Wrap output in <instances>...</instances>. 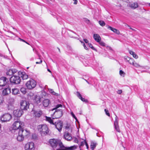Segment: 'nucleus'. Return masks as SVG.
I'll use <instances>...</instances> for the list:
<instances>
[{
  "label": "nucleus",
  "instance_id": "obj_63",
  "mask_svg": "<svg viewBox=\"0 0 150 150\" xmlns=\"http://www.w3.org/2000/svg\"><path fill=\"white\" fill-rule=\"evenodd\" d=\"M26 43L27 44H28V43H27V42H26Z\"/></svg>",
  "mask_w": 150,
  "mask_h": 150
},
{
  "label": "nucleus",
  "instance_id": "obj_34",
  "mask_svg": "<svg viewBox=\"0 0 150 150\" xmlns=\"http://www.w3.org/2000/svg\"><path fill=\"white\" fill-rule=\"evenodd\" d=\"M120 74L121 76L124 77L125 75V73L122 70H120Z\"/></svg>",
  "mask_w": 150,
  "mask_h": 150
},
{
  "label": "nucleus",
  "instance_id": "obj_35",
  "mask_svg": "<svg viewBox=\"0 0 150 150\" xmlns=\"http://www.w3.org/2000/svg\"><path fill=\"white\" fill-rule=\"evenodd\" d=\"M133 65L135 67L137 68L140 67L139 64L138 63L135 62H134V63L133 64Z\"/></svg>",
  "mask_w": 150,
  "mask_h": 150
},
{
  "label": "nucleus",
  "instance_id": "obj_27",
  "mask_svg": "<svg viewBox=\"0 0 150 150\" xmlns=\"http://www.w3.org/2000/svg\"><path fill=\"white\" fill-rule=\"evenodd\" d=\"M19 91V90L16 88H12V93L14 95H16L18 94V93Z\"/></svg>",
  "mask_w": 150,
  "mask_h": 150
},
{
  "label": "nucleus",
  "instance_id": "obj_43",
  "mask_svg": "<svg viewBox=\"0 0 150 150\" xmlns=\"http://www.w3.org/2000/svg\"><path fill=\"white\" fill-rule=\"evenodd\" d=\"M85 143L86 146V147H87V149H88V145L87 143L86 142V141H84L83 142H82V143Z\"/></svg>",
  "mask_w": 150,
  "mask_h": 150
},
{
  "label": "nucleus",
  "instance_id": "obj_60",
  "mask_svg": "<svg viewBox=\"0 0 150 150\" xmlns=\"http://www.w3.org/2000/svg\"><path fill=\"white\" fill-rule=\"evenodd\" d=\"M23 41V42H25V41L24 40H22Z\"/></svg>",
  "mask_w": 150,
  "mask_h": 150
},
{
  "label": "nucleus",
  "instance_id": "obj_53",
  "mask_svg": "<svg viewBox=\"0 0 150 150\" xmlns=\"http://www.w3.org/2000/svg\"><path fill=\"white\" fill-rule=\"evenodd\" d=\"M84 144L85 143H82V142H81L80 146H83L84 145Z\"/></svg>",
  "mask_w": 150,
  "mask_h": 150
},
{
  "label": "nucleus",
  "instance_id": "obj_16",
  "mask_svg": "<svg viewBox=\"0 0 150 150\" xmlns=\"http://www.w3.org/2000/svg\"><path fill=\"white\" fill-rule=\"evenodd\" d=\"M64 138L68 141H70L72 139V137L69 133L67 132H65L64 134Z\"/></svg>",
  "mask_w": 150,
  "mask_h": 150
},
{
  "label": "nucleus",
  "instance_id": "obj_64",
  "mask_svg": "<svg viewBox=\"0 0 150 150\" xmlns=\"http://www.w3.org/2000/svg\"><path fill=\"white\" fill-rule=\"evenodd\" d=\"M121 6V5H120V6Z\"/></svg>",
  "mask_w": 150,
  "mask_h": 150
},
{
  "label": "nucleus",
  "instance_id": "obj_29",
  "mask_svg": "<svg viewBox=\"0 0 150 150\" xmlns=\"http://www.w3.org/2000/svg\"><path fill=\"white\" fill-rule=\"evenodd\" d=\"M130 6L133 9H135L138 7V4L137 3H133L130 4Z\"/></svg>",
  "mask_w": 150,
  "mask_h": 150
},
{
  "label": "nucleus",
  "instance_id": "obj_40",
  "mask_svg": "<svg viewBox=\"0 0 150 150\" xmlns=\"http://www.w3.org/2000/svg\"><path fill=\"white\" fill-rule=\"evenodd\" d=\"M105 111L106 113V114L108 116H110V114L108 110H107L106 109H105Z\"/></svg>",
  "mask_w": 150,
  "mask_h": 150
},
{
  "label": "nucleus",
  "instance_id": "obj_4",
  "mask_svg": "<svg viewBox=\"0 0 150 150\" xmlns=\"http://www.w3.org/2000/svg\"><path fill=\"white\" fill-rule=\"evenodd\" d=\"M10 81L12 84H18L20 83L21 79L19 76L13 75L10 78Z\"/></svg>",
  "mask_w": 150,
  "mask_h": 150
},
{
  "label": "nucleus",
  "instance_id": "obj_41",
  "mask_svg": "<svg viewBox=\"0 0 150 150\" xmlns=\"http://www.w3.org/2000/svg\"><path fill=\"white\" fill-rule=\"evenodd\" d=\"M88 44L89 47L90 48H91L92 50H95V48L93 47L92 44H91V43H89Z\"/></svg>",
  "mask_w": 150,
  "mask_h": 150
},
{
  "label": "nucleus",
  "instance_id": "obj_32",
  "mask_svg": "<svg viewBox=\"0 0 150 150\" xmlns=\"http://www.w3.org/2000/svg\"><path fill=\"white\" fill-rule=\"evenodd\" d=\"M8 101L9 103H10L11 104H12L14 101V99L12 97H9L8 98Z\"/></svg>",
  "mask_w": 150,
  "mask_h": 150
},
{
  "label": "nucleus",
  "instance_id": "obj_62",
  "mask_svg": "<svg viewBox=\"0 0 150 150\" xmlns=\"http://www.w3.org/2000/svg\"><path fill=\"white\" fill-rule=\"evenodd\" d=\"M88 20V21H89V20Z\"/></svg>",
  "mask_w": 150,
  "mask_h": 150
},
{
  "label": "nucleus",
  "instance_id": "obj_6",
  "mask_svg": "<svg viewBox=\"0 0 150 150\" xmlns=\"http://www.w3.org/2000/svg\"><path fill=\"white\" fill-rule=\"evenodd\" d=\"M11 118V116L10 114L6 113L4 114L0 118V120L2 122H6L9 121Z\"/></svg>",
  "mask_w": 150,
  "mask_h": 150
},
{
  "label": "nucleus",
  "instance_id": "obj_13",
  "mask_svg": "<svg viewBox=\"0 0 150 150\" xmlns=\"http://www.w3.org/2000/svg\"><path fill=\"white\" fill-rule=\"evenodd\" d=\"M7 79L6 77H2L0 79V86H4L6 85L7 82Z\"/></svg>",
  "mask_w": 150,
  "mask_h": 150
},
{
  "label": "nucleus",
  "instance_id": "obj_17",
  "mask_svg": "<svg viewBox=\"0 0 150 150\" xmlns=\"http://www.w3.org/2000/svg\"><path fill=\"white\" fill-rule=\"evenodd\" d=\"M11 88H7L3 90L2 94L3 96L7 95L11 93Z\"/></svg>",
  "mask_w": 150,
  "mask_h": 150
},
{
  "label": "nucleus",
  "instance_id": "obj_39",
  "mask_svg": "<svg viewBox=\"0 0 150 150\" xmlns=\"http://www.w3.org/2000/svg\"><path fill=\"white\" fill-rule=\"evenodd\" d=\"M100 45L103 46H105V44L104 42L102 41H100L99 42H98Z\"/></svg>",
  "mask_w": 150,
  "mask_h": 150
},
{
  "label": "nucleus",
  "instance_id": "obj_12",
  "mask_svg": "<svg viewBox=\"0 0 150 150\" xmlns=\"http://www.w3.org/2000/svg\"><path fill=\"white\" fill-rule=\"evenodd\" d=\"M54 115L55 116L56 118H58L61 117L63 115V113L62 110L57 109L55 112L54 113Z\"/></svg>",
  "mask_w": 150,
  "mask_h": 150
},
{
  "label": "nucleus",
  "instance_id": "obj_51",
  "mask_svg": "<svg viewBox=\"0 0 150 150\" xmlns=\"http://www.w3.org/2000/svg\"><path fill=\"white\" fill-rule=\"evenodd\" d=\"M49 91L50 93H52V91H53V90L50 89L49 90Z\"/></svg>",
  "mask_w": 150,
  "mask_h": 150
},
{
  "label": "nucleus",
  "instance_id": "obj_58",
  "mask_svg": "<svg viewBox=\"0 0 150 150\" xmlns=\"http://www.w3.org/2000/svg\"><path fill=\"white\" fill-rule=\"evenodd\" d=\"M58 50H59V52H60V49L59 48H58Z\"/></svg>",
  "mask_w": 150,
  "mask_h": 150
},
{
  "label": "nucleus",
  "instance_id": "obj_26",
  "mask_svg": "<svg viewBox=\"0 0 150 150\" xmlns=\"http://www.w3.org/2000/svg\"><path fill=\"white\" fill-rule=\"evenodd\" d=\"M97 145V144L96 142H92L91 143L90 146L91 149L92 150H94V149L95 148Z\"/></svg>",
  "mask_w": 150,
  "mask_h": 150
},
{
  "label": "nucleus",
  "instance_id": "obj_50",
  "mask_svg": "<svg viewBox=\"0 0 150 150\" xmlns=\"http://www.w3.org/2000/svg\"><path fill=\"white\" fill-rule=\"evenodd\" d=\"M24 90V88H21V90L22 92H23V93H25V91H24L23 90Z\"/></svg>",
  "mask_w": 150,
  "mask_h": 150
},
{
  "label": "nucleus",
  "instance_id": "obj_38",
  "mask_svg": "<svg viewBox=\"0 0 150 150\" xmlns=\"http://www.w3.org/2000/svg\"><path fill=\"white\" fill-rule=\"evenodd\" d=\"M71 115H72V117L74 118L76 121L77 120V119L76 117L74 114L73 112H71Z\"/></svg>",
  "mask_w": 150,
  "mask_h": 150
},
{
  "label": "nucleus",
  "instance_id": "obj_23",
  "mask_svg": "<svg viewBox=\"0 0 150 150\" xmlns=\"http://www.w3.org/2000/svg\"><path fill=\"white\" fill-rule=\"evenodd\" d=\"M93 38L97 42H99L101 40V38L100 35L98 34H94Z\"/></svg>",
  "mask_w": 150,
  "mask_h": 150
},
{
  "label": "nucleus",
  "instance_id": "obj_31",
  "mask_svg": "<svg viewBox=\"0 0 150 150\" xmlns=\"http://www.w3.org/2000/svg\"><path fill=\"white\" fill-rule=\"evenodd\" d=\"M22 74L21 77L23 79H26L28 78V75L25 74V73H23Z\"/></svg>",
  "mask_w": 150,
  "mask_h": 150
},
{
  "label": "nucleus",
  "instance_id": "obj_25",
  "mask_svg": "<svg viewBox=\"0 0 150 150\" xmlns=\"http://www.w3.org/2000/svg\"><path fill=\"white\" fill-rule=\"evenodd\" d=\"M46 120L49 122L51 124L53 125L54 124V121H53L50 117L45 116Z\"/></svg>",
  "mask_w": 150,
  "mask_h": 150
},
{
  "label": "nucleus",
  "instance_id": "obj_9",
  "mask_svg": "<svg viewBox=\"0 0 150 150\" xmlns=\"http://www.w3.org/2000/svg\"><path fill=\"white\" fill-rule=\"evenodd\" d=\"M53 125H55L56 129L59 132H60L61 131L63 126V122L62 121L59 120L57 122H55Z\"/></svg>",
  "mask_w": 150,
  "mask_h": 150
},
{
  "label": "nucleus",
  "instance_id": "obj_55",
  "mask_svg": "<svg viewBox=\"0 0 150 150\" xmlns=\"http://www.w3.org/2000/svg\"><path fill=\"white\" fill-rule=\"evenodd\" d=\"M84 80L89 84V82L87 80H86V79H84Z\"/></svg>",
  "mask_w": 150,
  "mask_h": 150
},
{
  "label": "nucleus",
  "instance_id": "obj_15",
  "mask_svg": "<svg viewBox=\"0 0 150 150\" xmlns=\"http://www.w3.org/2000/svg\"><path fill=\"white\" fill-rule=\"evenodd\" d=\"M33 113V115L35 118L39 117L42 115V112L41 110L36 111L33 110L32 111Z\"/></svg>",
  "mask_w": 150,
  "mask_h": 150
},
{
  "label": "nucleus",
  "instance_id": "obj_1",
  "mask_svg": "<svg viewBox=\"0 0 150 150\" xmlns=\"http://www.w3.org/2000/svg\"><path fill=\"white\" fill-rule=\"evenodd\" d=\"M50 143L51 146L54 149L57 147H58V148H59L62 149V148L64 147L62 142L56 139H50ZM76 148V147L74 146H72L66 148V149L65 150L59 149L58 148L56 150H73Z\"/></svg>",
  "mask_w": 150,
  "mask_h": 150
},
{
  "label": "nucleus",
  "instance_id": "obj_21",
  "mask_svg": "<svg viewBox=\"0 0 150 150\" xmlns=\"http://www.w3.org/2000/svg\"><path fill=\"white\" fill-rule=\"evenodd\" d=\"M108 28L110 30L112 31L113 32L116 33L117 34H120V32L119 31L116 29L108 25Z\"/></svg>",
  "mask_w": 150,
  "mask_h": 150
},
{
  "label": "nucleus",
  "instance_id": "obj_49",
  "mask_svg": "<svg viewBox=\"0 0 150 150\" xmlns=\"http://www.w3.org/2000/svg\"><path fill=\"white\" fill-rule=\"evenodd\" d=\"M42 62V60H41L40 62H36V64H40Z\"/></svg>",
  "mask_w": 150,
  "mask_h": 150
},
{
  "label": "nucleus",
  "instance_id": "obj_22",
  "mask_svg": "<svg viewBox=\"0 0 150 150\" xmlns=\"http://www.w3.org/2000/svg\"><path fill=\"white\" fill-rule=\"evenodd\" d=\"M50 103V101L48 99H45L43 101V105L45 107L48 106Z\"/></svg>",
  "mask_w": 150,
  "mask_h": 150
},
{
  "label": "nucleus",
  "instance_id": "obj_46",
  "mask_svg": "<svg viewBox=\"0 0 150 150\" xmlns=\"http://www.w3.org/2000/svg\"><path fill=\"white\" fill-rule=\"evenodd\" d=\"M52 95H55L56 96H57L58 95V93H56L55 92H54V91H52Z\"/></svg>",
  "mask_w": 150,
  "mask_h": 150
},
{
  "label": "nucleus",
  "instance_id": "obj_10",
  "mask_svg": "<svg viewBox=\"0 0 150 150\" xmlns=\"http://www.w3.org/2000/svg\"><path fill=\"white\" fill-rule=\"evenodd\" d=\"M23 112L22 110L21 109H17L13 110V114L15 117H20L23 114Z\"/></svg>",
  "mask_w": 150,
  "mask_h": 150
},
{
  "label": "nucleus",
  "instance_id": "obj_42",
  "mask_svg": "<svg viewBox=\"0 0 150 150\" xmlns=\"http://www.w3.org/2000/svg\"><path fill=\"white\" fill-rule=\"evenodd\" d=\"M81 42L82 43H83V47L86 50H88V48H87V47L86 46L85 44L83 43V42Z\"/></svg>",
  "mask_w": 150,
  "mask_h": 150
},
{
  "label": "nucleus",
  "instance_id": "obj_56",
  "mask_svg": "<svg viewBox=\"0 0 150 150\" xmlns=\"http://www.w3.org/2000/svg\"><path fill=\"white\" fill-rule=\"evenodd\" d=\"M130 28V29H132V30H133V31H135V29H132V28Z\"/></svg>",
  "mask_w": 150,
  "mask_h": 150
},
{
  "label": "nucleus",
  "instance_id": "obj_45",
  "mask_svg": "<svg viewBox=\"0 0 150 150\" xmlns=\"http://www.w3.org/2000/svg\"><path fill=\"white\" fill-rule=\"evenodd\" d=\"M122 90H120L117 91V93L118 94H121L122 93Z\"/></svg>",
  "mask_w": 150,
  "mask_h": 150
},
{
  "label": "nucleus",
  "instance_id": "obj_57",
  "mask_svg": "<svg viewBox=\"0 0 150 150\" xmlns=\"http://www.w3.org/2000/svg\"><path fill=\"white\" fill-rule=\"evenodd\" d=\"M125 26H127L129 27V26L127 24H126Z\"/></svg>",
  "mask_w": 150,
  "mask_h": 150
},
{
  "label": "nucleus",
  "instance_id": "obj_20",
  "mask_svg": "<svg viewBox=\"0 0 150 150\" xmlns=\"http://www.w3.org/2000/svg\"><path fill=\"white\" fill-rule=\"evenodd\" d=\"M77 95L78 97L83 102H85L86 103H87L88 102V101L87 99H85L84 98H83L81 95L80 94V93L79 92H76Z\"/></svg>",
  "mask_w": 150,
  "mask_h": 150
},
{
  "label": "nucleus",
  "instance_id": "obj_36",
  "mask_svg": "<svg viewBox=\"0 0 150 150\" xmlns=\"http://www.w3.org/2000/svg\"><path fill=\"white\" fill-rule=\"evenodd\" d=\"M62 105L61 104H57L56 106L55 107L52 109V110H54L57 109V108L59 107H62Z\"/></svg>",
  "mask_w": 150,
  "mask_h": 150
},
{
  "label": "nucleus",
  "instance_id": "obj_19",
  "mask_svg": "<svg viewBox=\"0 0 150 150\" xmlns=\"http://www.w3.org/2000/svg\"><path fill=\"white\" fill-rule=\"evenodd\" d=\"M125 59L127 60V61L131 65H133L134 62V60L132 58H129L128 57L126 56L125 57Z\"/></svg>",
  "mask_w": 150,
  "mask_h": 150
},
{
  "label": "nucleus",
  "instance_id": "obj_2",
  "mask_svg": "<svg viewBox=\"0 0 150 150\" xmlns=\"http://www.w3.org/2000/svg\"><path fill=\"white\" fill-rule=\"evenodd\" d=\"M38 128L42 136L45 135L48 133V128L46 125H39Z\"/></svg>",
  "mask_w": 150,
  "mask_h": 150
},
{
  "label": "nucleus",
  "instance_id": "obj_44",
  "mask_svg": "<svg viewBox=\"0 0 150 150\" xmlns=\"http://www.w3.org/2000/svg\"><path fill=\"white\" fill-rule=\"evenodd\" d=\"M4 101L3 99L2 98H0V105L2 104Z\"/></svg>",
  "mask_w": 150,
  "mask_h": 150
},
{
  "label": "nucleus",
  "instance_id": "obj_37",
  "mask_svg": "<svg viewBox=\"0 0 150 150\" xmlns=\"http://www.w3.org/2000/svg\"><path fill=\"white\" fill-rule=\"evenodd\" d=\"M13 108V106L12 104H9L8 106V110L12 109Z\"/></svg>",
  "mask_w": 150,
  "mask_h": 150
},
{
  "label": "nucleus",
  "instance_id": "obj_28",
  "mask_svg": "<svg viewBox=\"0 0 150 150\" xmlns=\"http://www.w3.org/2000/svg\"><path fill=\"white\" fill-rule=\"evenodd\" d=\"M15 73L16 71L15 70H13L10 69L7 71L6 74L7 75L11 76Z\"/></svg>",
  "mask_w": 150,
  "mask_h": 150
},
{
  "label": "nucleus",
  "instance_id": "obj_5",
  "mask_svg": "<svg viewBox=\"0 0 150 150\" xmlns=\"http://www.w3.org/2000/svg\"><path fill=\"white\" fill-rule=\"evenodd\" d=\"M26 85L28 89H31L35 87L36 83L35 80L31 79L27 82Z\"/></svg>",
  "mask_w": 150,
  "mask_h": 150
},
{
  "label": "nucleus",
  "instance_id": "obj_33",
  "mask_svg": "<svg viewBox=\"0 0 150 150\" xmlns=\"http://www.w3.org/2000/svg\"><path fill=\"white\" fill-rule=\"evenodd\" d=\"M98 23L100 25L102 26H105V22L103 21H99Z\"/></svg>",
  "mask_w": 150,
  "mask_h": 150
},
{
  "label": "nucleus",
  "instance_id": "obj_54",
  "mask_svg": "<svg viewBox=\"0 0 150 150\" xmlns=\"http://www.w3.org/2000/svg\"><path fill=\"white\" fill-rule=\"evenodd\" d=\"M47 71H49V72H51V71L50 70V69H47Z\"/></svg>",
  "mask_w": 150,
  "mask_h": 150
},
{
  "label": "nucleus",
  "instance_id": "obj_61",
  "mask_svg": "<svg viewBox=\"0 0 150 150\" xmlns=\"http://www.w3.org/2000/svg\"><path fill=\"white\" fill-rule=\"evenodd\" d=\"M34 50V48H33V50Z\"/></svg>",
  "mask_w": 150,
  "mask_h": 150
},
{
  "label": "nucleus",
  "instance_id": "obj_3",
  "mask_svg": "<svg viewBox=\"0 0 150 150\" xmlns=\"http://www.w3.org/2000/svg\"><path fill=\"white\" fill-rule=\"evenodd\" d=\"M24 126V123L18 120L15 121L12 125L13 129L15 130L19 129V130L22 129Z\"/></svg>",
  "mask_w": 150,
  "mask_h": 150
},
{
  "label": "nucleus",
  "instance_id": "obj_48",
  "mask_svg": "<svg viewBox=\"0 0 150 150\" xmlns=\"http://www.w3.org/2000/svg\"><path fill=\"white\" fill-rule=\"evenodd\" d=\"M74 1V4H76L77 3V0H73Z\"/></svg>",
  "mask_w": 150,
  "mask_h": 150
},
{
  "label": "nucleus",
  "instance_id": "obj_14",
  "mask_svg": "<svg viewBox=\"0 0 150 150\" xmlns=\"http://www.w3.org/2000/svg\"><path fill=\"white\" fill-rule=\"evenodd\" d=\"M19 131V132H21V134L23 135V137H26L29 135L30 134V132L29 131L27 130L26 129L24 130L23 128L20 129Z\"/></svg>",
  "mask_w": 150,
  "mask_h": 150
},
{
  "label": "nucleus",
  "instance_id": "obj_18",
  "mask_svg": "<svg viewBox=\"0 0 150 150\" xmlns=\"http://www.w3.org/2000/svg\"><path fill=\"white\" fill-rule=\"evenodd\" d=\"M21 132H19V131L18 135L17 137V140L20 142L23 141L24 139V137H23V135L21 134Z\"/></svg>",
  "mask_w": 150,
  "mask_h": 150
},
{
  "label": "nucleus",
  "instance_id": "obj_47",
  "mask_svg": "<svg viewBox=\"0 0 150 150\" xmlns=\"http://www.w3.org/2000/svg\"><path fill=\"white\" fill-rule=\"evenodd\" d=\"M83 41L85 42L86 43H88V40L86 39H83Z\"/></svg>",
  "mask_w": 150,
  "mask_h": 150
},
{
  "label": "nucleus",
  "instance_id": "obj_24",
  "mask_svg": "<svg viewBox=\"0 0 150 150\" xmlns=\"http://www.w3.org/2000/svg\"><path fill=\"white\" fill-rule=\"evenodd\" d=\"M35 102L37 104H38L40 103V98L39 96H35L34 99Z\"/></svg>",
  "mask_w": 150,
  "mask_h": 150
},
{
  "label": "nucleus",
  "instance_id": "obj_7",
  "mask_svg": "<svg viewBox=\"0 0 150 150\" xmlns=\"http://www.w3.org/2000/svg\"><path fill=\"white\" fill-rule=\"evenodd\" d=\"M29 103L26 101H22L21 102V110H26L28 108Z\"/></svg>",
  "mask_w": 150,
  "mask_h": 150
},
{
  "label": "nucleus",
  "instance_id": "obj_8",
  "mask_svg": "<svg viewBox=\"0 0 150 150\" xmlns=\"http://www.w3.org/2000/svg\"><path fill=\"white\" fill-rule=\"evenodd\" d=\"M25 150H34V144L33 142L27 143L25 146Z\"/></svg>",
  "mask_w": 150,
  "mask_h": 150
},
{
  "label": "nucleus",
  "instance_id": "obj_52",
  "mask_svg": "<svg viewBox=\"0 0 150 150\" xmlns=\"http://www.w3.org/2000/svg\"><path fill=\"white\" fill-rule=\"evenodd\" d=\"M65 128L67 129L69 128V126L68 125L66 126Z\"/></svg>",
  "mask_w": 150,
  "mask_h": 150
},
{
  "label": "nucleus",
  "instance_id": "obj_59",
  "mask_svg": "<svg viewBox=\"0 0 150 150\" xmlns=\"http://www.w3.org/2000/svg\"><path fill=\"white\" fill-rule=\"evenodd\" d=\"M1 127V125L0 124V128Z\"/></svg>",
  "mask_w": 150,
  "mask_h": 150
},
{
  "label": "nucleus",
  "instance_id": "obj_30",
  "mask_svg": "<svg viewBox=\"0 0 150 150\" xmlns=\"http://www.w3.org/2000/svg\"><path fill=\"white\" fill-rule=\"evenodd\" d=\"M129 53L133 56V57L137 59L138 57V56L133 51L130 50L129 51Z\"/></svg>",
  "mask_w": 150,
  "mask_h": 150
},
{
  "label": "nucleus",
  "instance_id": "obj_11",
  "mask_svg": "<svg viewBox=\"0 0 150 150\" xmlns=\"http://www.w3.org/2000/svg\"><path fill=\"white\" fill-rule=\"evenodd\" d=\"M114 126L116 131L120 132V131L118 125V118L116 115H115V120L114 122Z\"/></svg>",
  "mask_w": 150,
  "mask_h": 150
}]
</instances>
